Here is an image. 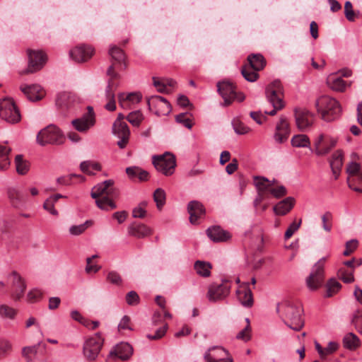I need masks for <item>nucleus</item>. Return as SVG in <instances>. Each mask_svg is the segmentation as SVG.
<instances>
[{
  "instance_id": "f257e3e1",
  "label": "nucleus",
  "mask_w": 362,
  "mask_h": 362,
  "mask_svg": "<svg viewBox=\"0 0 362 362\" xmlns=\"http://www.w3.org/2000/svg\"><path fill=\"white\" fill-rule=\"evenodd\" d=\"M276 311L284 323L294 331H300L305 325L302 305L296 302L284 300L277 304Z\"/></svg>"
},
{
  "instance_id": "f03ea898",
  "label": "nucleus",
  "mask_w": 362,
  "mask_h": 362,
  "mask_svg": "<svg viewBox=\"0 0 362 362\" xmlns=\"http://www.w3.org/2000/svg\"><path fill=\"white\" fill-rule=\"evenodd\" d=\"M90 195L95 199V204L102 210H111L117 208L112 199L119 196V190L114 187V181L107 180L92 188Z\"/></svg>"
},
{
  "instance_id": "7ed1b4c3",
  "label": "nucleus",
  "mask_w": 362,
  "mask_h": 362,
  "mask_svg": "<svg viewBox=\"0 0 362 362\" xmlns=\"http://www.w3.org/2000/svg\"><path fill=\"white\" fill-rule=\"evenodd\" d=\"M317 111L321 114V118L326 122L337 119L341 112V105L333 98L323 95L315 101Z\"/></svg>"
},
{
  "instance_id": "20e7f679",
  "label": "nucleus",
  "mask_w": 362,
  "mask_h": 362,
  "mask_svg": "<svg viewBox=\"0 0 362 362\" xmlns=\"http://www.w3.org/2000/svg\"><path fill=\"white\" fill-rule=\"evenodd\" d=\"M64 136L60 129L55 125H48L37 135V141L41 146L46 144H61Z\"/></svg>"
},
{
  "instance_id": "39448f33",
  "label": "nucleus",
  "mask_w": 362,
  "mask_h": 362,
  "mask_svg": "<svg viewBox=\"0 0 362 362\" xmlns=\"http://www.w3.org/2000/svg\"><path fill=\"white\" fill-rule=\"evenodd\" d=\"M231 283L226 279L213 282L208 287L206 297L210 302H217L226 298L230 293Z\"/></svg>"
},
{
  "instance_id": "423d86ee",
  "label": "nucleus",
  "mask_w": 362,
  "mask_h": 362,
  "mask_svg": "<svg viewBox=\"0 0 362 362\" xmlns=\"http://www.w3.org/2000/svg\"><path fill=\"white\" fill-rule=\"evenodd\" d=\"M0 117L10 124H16L21 120L19 110L11 98L0 100Z\"/></svg>"
},
{
  "instance_id": "0eeeda50",
  "label": "nucleus",
  "mask_w": 362,
  "mask_h": 362,
  "mask_svg": "<svg viewBox=\"0 0 362 362\" xmlns=\"http://www.w3.org/2000/svg\"><path fill=\"white\" fill-rule=\"evenodd\" d=\"M327 257H322L313 266L312 272L306 279V285L311 291L320 288L324 281V266Z\"/></svg>"
},
{
  "instance_id": "6e6552de",
  "label": "nucleus",
  "mask_w": 362,
  "mask_h": 362,
  "mask_svg": "<svg viewBox=\"0 0 362 362\" xmlns=\"http://www.w3.org/2000/svg\"><path fill=\"white\" fill-rule=\"evenodd\" d=\"M153 164L158 172L163 173L165 176H169L173 174L176 166L174 156L169 153H165L160 156H153Z\"/></svg>"
},
{
  "instance_id": "1a4fd4ad",
  "label": "nucleus",
  "mask_w": 362,
  "mask_h": 362,
  "mask_svg": "<svg viewBox=\"0 0 362 362\" xmlns=\"http://www.w3.org/2000/svg\"><path fill=\"white\" fill-rule=\"evenodd\" d=\"M217 88L218 93L224 100L223 105L225 106L230 105L235 99L240 102L245 99V96L242 93L237 94L235 86L230 81H223L218 82Z\"/></svg>"
},
{
  "instance_id": "9d476101",
  "label": "nucleus",
  "mask_w": 362,
  "mask_h": 362,
  "mask_svg": "<svg viewBox=\"0 0 362 362\" xmlns=\"http://www.w3.org/2000/svg\"><path fill=\"white\" fill-rule=\"evenodd\" d=\"M103 341L104 339L100 333L88 338L83 344L85 357L90 361L95 360L102 349Z\"/></svg>"
},
{
  "instance_id": "9b49d317",
  "label": "nucleus",
  "mask_w": 362,
  "mask_h": 362,
  "mask_svg": "<svg viewBox=\"0 0 362 362\" xmlns=\"http://www.w3.org/2000/svg\"><path fill=\"white\" fill-rule=\"evenodd\" d=\"M28 68L23 70L21 74H28L40 70L45 65L47 57L46 55L40 50L28 49Z\"/></svg>"
},
{
  "instance_id": "f8f14e48",
  "label": "nucleus",
  "mask_w": 362,
  "mask_h": 362,
  "mask_svg": "<svg viewBox=\"0 0 362 362\" xmlns=\"http://www.w3.org/2000/svg\"><path fill=\"white\" fill-rule=\"evenodd\" d=\"M147 105L148 109L158 116L167 115L172 110L170 103L165 98L159 95L149 97L147 99Z\"/></svg>"
},
{
  "instance_id": "ddd939ff",
  "label": "nucleus",
  "mask_w": 362,
  "mask_h": 362,
  "mask_svg": "<svg viewBox=\"0 0 362 362\" xmlns=\"http://www.w3.org/2000/svg\"><path fill=\"white\" fill-rule=\"evenodd\" d=\"M74 129L80 132H86L95 124V114L92 106L87 107V112L81 117L71 121Z\"/></svg>"
},
{
  "instance_id": "4468645a",
  "label": "nucleus",
  "mask_w": 362,
  "mask_h": 362,
  "mask_svg": "<svg viewBox=\"0 0 362 362\" xmlns=\"http://www.w3.org/2000/svg\"><path fill=\"white\" fill-rule=\"evenodd\" d=\"M296 124L300 131L310 128L315 119L314 114L304 108H296L294 110Z\"/></svg>"
},
{
  "instance_id": "2eb2a0df",
  "label": "nucleus",
  "mask_w": 362,
  "mask_h": 362,
  "mask_svg": "<svg viewBox=\"0 0 362 362\" xmlns=\"http://www.w3.org/2000/svg\"><path fill=\"white\" fill-rule=\"evenodd\" d=\"M112 134L119 139L117 143L119 148H124L129 142L130 136L127 124L124 122L115 120L112 125Z\"/></svg>"
},
{
  "instance_id": "dca6fc26",
  "label": "nucleus",
  "mask_w": 362,
  "mask_h": 362,
  "mask_svg": "<svg viewBox=\"0 0 362 362\" xmlns=\"http://www.w3.org/2000/svg\"><path fill=\"white\" fill-rule=\"evenodd\" d=\"M337 139L333 137H325L320 134L315 142V153L317 156L327 154L336 145Z\"/></svg>"
},
{
  "instance_id": "f3484780",
  "label": "nucleus",
  "mask_w": 362,
  "mask_h": 362,
  "mask_svg": "<svg viewBox=\"0 0 362 362\" xmlns=\"http://www.w3.org/2000/svg\"><path fill=\"white\" fill-rule=\"evenodd\" d=\"M94 54V49L86 45H80L69 52L71 58L76 62H85Z\"/></svg>"
},
{
  "instance_id": "a211bd4d",
  "label": "nucleus",
  "mask_w": 362,
  "mask_h": 362,
  "mask_svg": "<svg viewBox=\"0 0 362 362\" xmlns=\"http://www.w3.org/2000/svg\"><path fill=\"white\" fill-rule=\"evenodd\" d=\"M289 134V124L286 118L284 116H281L279 122L276 124L274 138L276 142L281 144L288 139Z\"/></svg>"
},
{
  "instance_id": "6ab92c4d",
  "label": "nucleus",
  "mask_w": 362,
  "mask_h": 362,
  "mask_svg": "<svg viewBox=\"0 0 362 362\" xmlns=\"http://www.w3.org/2000/svg\"><path fill=\"white\" fill-rule=\"evenodd\" d=\"M11 276L13 277L12 297L15 300H18L23 296L26 286L22 277L16 272L13 271Z\"/></svg>"
},
{
  "instance_id": "aec40b11",
  "label": "nucleus",
  "mask_w": 362,
  "mask_h": 362,
  "mask_svg": "<svg viewBox=\"0 0 362 362\" xmlns=\"http://www.w3.org/2000/svg\"><path fill=\"white\" fill-rule=\"evenodd\" d=\"M78 102L76 95L71 92H63L58 94L56 99V105L62 110H66Z\"/></svg>"
},
{
  "instance_id": "412c9836",
  "label": "nucleus",
  "mask_w": 362,
  "mask_h": 362,
  "mask_svg": "<svg viewBox=\"0 0 362 362\" xmlns=\"http://www.w3.org/2000/svg\"><path fill=\"white\" fill-rule=\"evenodd\" d=\"M227 351L221 347H213L204 354V359L206 362H231V359H225Z\"/></svg>"
},
{
  "instance_id": "4be33fe9",
  "label": "nucleus",
  "mask_w": 362,
  "mask_h": 362,
  "mask_svg": "<svg viewBox=\"0 0 362 362\" xmlns=\"http://www.w3.org/2000/svg\"><path fill=\"white\" fill-rule=\"evenodd\" d=\"M344 153L341 150L336 151L330 158L329 162L334 179H338L343 165Z\"/></svg>"
},
{
  "instance_id": "5701e85b",
  "label": "nucleus",
  "mask_w": 362,
  "mask_h": 362,
  "mask_svg": "<svg viewBox=\"0 0 362 362\" xmlns=\"http://www.w3.org/2000/svg\"><path fill=\"white\" fill-rule=\"evenodd\" d=\"M133 349L128 343H120L110 352L111 357H115L122 360H127L132 354Z\"/></svg>"
},
{
  "instance_id": "b1692460",
  "label": "nucleus",
  "mask_w": 362,
  "mask_h": 362,
  "mask_svg": "<svg viewBox=\"0 0 362 362\" xmlns=\"http://www.w3.org/2000/svg\"><path fill=\"white\" fill-rule=\"evenodd\" d=\"M187 211L189 214V221L195 224L198 218L205 214L204 206L197 201H191L187 206Z\"/></svg>"
},
{
  "instance_id": "393cba45",
  "label": "nucleus",
  "mask_w": 362,
  "mask_h": 362,
  "mask_svg": "<svg viewBox=\"0 0 362 362\" xmlns=\"http://www.w3.org/2000/svg\"><path fill=\"white\" fill-rule=\"evenodd\" d=\"M128 233L137 238H144L152 233V230L144 224L133 223L128 227Z\"/></svg>"
},
{
  "instance_id": "a878e982",
  "label": "nucleus",
  "mask_w": 362,
  "mask_h": 362,
  "mask_svg": "<svg viewBox=\"0 0 362 362\" xmlns=\"http://www.w3.org/2000/svg\"><path fill=\"white\" fill-rule=\"evenodd\" d=\"M7 196L12 206L20 208L25 202V196L18 189L10 187L7 190Z\"/></svg>"
},
{
  "instance_id": "bb28decb",
  "label": "nucleus",
  "mask_w": 362,
  "mask_h": 362,
  "mask_svg": "<svg viewBox=\"0 0 362 362\" xmlns=\"http://www.w3.org/2000/svg\"><path fill=\"white\" fill-rule=\"evenodd\" d=\"M21 90L30 101L39 100L44 96V92L38 85L21 86Z\"/></svg>"
},
{
  "instance_id": "cd10ccee",
  "label": "nucleus",
  "mask_w": 362,
  "mask_h": 362,
  "mask_svg": "<svg viewBox=\"0 0 362 362\" xmlns=\"http://www.w3.org/2000/svg\"><path fill=\"white\" fill-rule=\"evenodd\" d=\"M207 235L214 242H223L230 239V233L220 226H213L206 230Z\"/></svg>"
},
{
  "instance_id": "c85d7f7f",
  "label": "nucleus",
  "mask_w": 362,
  "mask_h": 362,
  "mask_svg": "<svg viewBox=\"0 0 362 362\" xmlns=\"http://www.w3.org/2000/svg\"><path fill=\"white\" fill-rule=\"evenodd\" d=\"M108 53L111 57L112 62L118 64L121 66V69H126L125 54L122 49L112 45L110 47Z\"/></svg>"
},
{
  "instance_id": "c756f323",
  "label": "nucleus",
  "mask_w": 362,
  "mask_h": 362,
  "mask_svg": "<svg viewBox=\"0 0 362 362\" xmlns=\"http://www.w3.org/2000/svg\"><path fill=\"white\" fill-rule=\"evenodd\" d=\"M295 204L294 198L291 197H286L284 200L279 202L274 206V211L276 214L284 216L288 213L293 207Z\"/></svg>"
},
{
  "instance_id": "7c9ffc66",
  "label": "nucleus",
  "mask_w": 362,
  "mask_h": 362,
  "mask_svg": "<svg viewBox=\"0 0 362 362\" xmlns=\"http://www.w3.org/2000/svg\"><path fill=\"white\" fill-rule=\"evenodd\" d=\"M237 297L242 305L250 308L253 305V297L252 291L248 286L240 288L236 291Z\"/></svg>"
},
{
  "instance_id": "2f4dec72",
  "label": "nucleus",
  "mask_w": 362,
  "mask_h": 362,
  "mask_svg": "<svg viewBox=\"0 0 362 362\" xmlns=\"http://www.w3.org/2000/svg\"><path fill=\"white\" fill-rule=\"evenodd\" d=\"M328 86L334 91L343 92L345 90L346 83L337 74H331L327 79Z\"/></svg>"
},
{
  "instance_id": "473e14b6",
  "label": "nucleus",
  "mask_w": 362,
  "mask_h": 362,
  "mask_svg": "<svg viewBox=\"0 0 362 362\" xmlns=\"http://www.w3.org/2000/svg\"><path fill=\"white\" fill-rule=\"evenodd\" d=\"M282 87L279 81H274L266 88L267 100H272V98L282 99Z\"/></svg>"
},
{
  "instance_id": "72a5a7b5",
  "label": "nucleus",
  "mask_w": 362,
  "mask_h": 362,
  "mask_svg": "<svg viewBox=\"0 0 362 362\" xmlns=\"http://www.w3.org/2000/svg\"><path fill=\"white\" fill-rule=\"evenodd\" d=\"M250 66L256 71L262 70L266 66V60L261 54H251L247 57Z\"/></svg>"
},
{
  "instance_id": "f704fd0d",
  "label": "nucleus",
  "mask_w": 362,
  "mask_h": 362,
  "mask_svg": "<svg viewBox=\"0 0 362 362\" xmlns=\"http://www.w3.org/2000/svg\"><path fill=\"white\" fill-rule=\"evenodd\" d=\"M126 173L131 179L138 177L140 181H146L148 179V173L136 166L127 168Z\"/></svg>"
},
{
  "instance_id": "c9c22d12",
  "label": "nucleus",
  "mask_w": 362,
  "mask_h": 362,
  "mask_svg": "<svg viewBox=\"0 0 362 362\" xmlns=\"http://www.w3.org/2000/svg\"><path fill=\"white\" fill-rule=\"evenodd\" d=\"M359 338L354 333H347L343 338L344 346L349 350H355L360 346Z\"/></svg>"
},
{
  "instance_id": "e433bc0d",
  "label": "nucleus",
  "mask_w": 362,
  "mask_h": 362,
  "mask_svg": "<svg viewBox=\"0 0 362 362\" xmlns=\"http://www.w3.org/2000/svg\"><path fill=\"white\" fill-rule=\"evenodd\" d=\"M16 172L19 175H25L30 169V163L23 158L22 155H17L15 158Z\"/></svg>"
},
{
  "instance_id": "4c0bfd02",
  "label": "nucleus",
  "mask_w": 362,
  "mask_h": 362,
  "mask_svg": "<svg viewBox=\"0 0 362 362\" xmlns=\"http://www.w3.org/2000/svg\"><path fill=\"white\" fill-rule=\"evenodd\" d=\"M194 268L197 274L201 276L208 277L211 274V265L209 262L197 260L194 263Z\"/></svg>"
},
{
  "instance_id": "58836bf2",
  "label": "nucleus",
  "mask_w": 362,
  "mask_h": 362,
  "mask_svg": "<svg viewBox=\"0 0 362 362\" xmlns=\"http://www.w3.org/2000/svg\"><path fill=\"white\" fill-rule=\"evenodd\" d=\"M11 152V148L0 145V170H6L10 165V159L8 154Z\"/></svg>"
},
{
  "instance_id": "ea45409f",
  "label": "nucleus",
  "mask_w": 362,
  "mask_h": 362,
  "mask_svg": "<svg viewBox=\"0 0 362 362\" xmlns=\"http://www.w3.org/2000/svg\"><path fill=\"white\" fill-rule=\"evenodd\" d=\"M254 184L257 189L259 193L263 194L267 191L272 184L271 182L264 177L255 176L254 177Z\"/></svg>"
},
{
  "instance_id": "a19ab883",
  "label": "nucleus",
  "mask_w": 362,
  "mask_h": 362,
  "mask_svg": "<svg viewBox=\"0 0 362 362\" xmlns=\"http://www.w3.org/2000/svg\"><path fill=\"white\" fill-rule=\"evenodd\" d=\"M341 288V284L335 279H330L326 284V297H332Z\"/></svg>"
},
{
  "instance_id": "79ce46f5",
  "label": "nucleus",
  "mask_w": 362,
  "mask_h": 362,
  "mask_svg": "<svg viewBox=\"0 0 362 362\" xmlns=\"http://www.w3.org/2000/svg\"><path fill=\"white\" fill-rule=\"evenodd\" d=\"M354 270L347 269L344 267H341L338 270L339 277L346 284H350L354 281Z\"/></svg>"
},
{
  "instance_id": "37998d69",
  "label": "nucleus",
  "mask_w": 362,
  "mask_h": 362,
  "mask_svg": "<svg viewBox=\"0 0 362 362\" xmlns=\"http://www.w3.org/2000/svg\"><path fill=\"white\" fill-rule=\"evenodd\" d=\"M291 144L293 146L297 148L308 147L310 145V140L308 136L305 134H298L293 136L291 139Z\"/></svg>"
},
{
  "instance_id": "c03bdc74",
  "label": "nucleus",
  "mask_w": 362,
  "mask_h": 362,
  "mask_svg": "<svg viewBox=\"0 0 362 362\" xmlns=\"http://www.w3.org/2000/svg\"><path fill=\"white\" fill-rule=\"evenodd\" d=\"M241 74L245 79L250 82L255 81L259 77L257 71L252 69L250 66H245L243 67L241 69Z\"/></svg>"
},
{
  "instance_id": "a18cd8bd",
  "label": "nucleus",
  "mask_w": 362,
  "mask_h": 362,
  "mask_svg": "<svg viewBox=\"0 0 362 362\" xmlns=\"http://www.w3.org/2000/svg\"><path fill=\"white\" fill-rule=\"evenodd\" d=\"M127 119L133 126L139 127L144 119V116L140 111H134L127 116Z\"/></svg>"
},
{
  "instance_id": "49530a36",
  "label": "nucleus",
  "mask_w": 362,
  "mask_h": 362,
  "mask_svg": "<svg viewBox=\"0 0 362 362\" xmlns=\"http://www.w3.org/2000/svg\"><path fill=\"white\" fill-rule=\"evenodd\" d=\"M153 199L156 203V206L160 209L165 203V192L161 188H158L153 193Z\"/></svg>"
},
{
  "instance_id": "de8ad7c7",
  "label": "nucleus",
  "mask_w": 362,
  "mask_h": 362,
  "mask_svg": "<svg viewBox=\"0 0 362 362\" xmlns=\"http://www.w3.org/2000/svg\"><path fill=\"white\" fill-rule=\"evenodd\" d=\"M268 101L272 104L273 109L270 111H264V114L266 115L274 116L276 114L278 110H281L284 107L282 99L272 98V100H268Z\"/></svg>"
},
{
  "instance_id": "09e8293b",
  "label": "nucleus",
  "mask_w": 362,
  "mask_h": 362,
  "mask_svg": "<svg viewBox=\"0 0 362 362\" xmlns=\"http://www.w3.org/2000/svg\"><path fill=\"white\" fill-rule=\"evenodd\" d=\"M147 202L144 201L140 202L138 206H136L135 208L132 210V216L134 218H143L146 215V208L147 206Z\"/></svg>"
},
{
  "instance_id": "8fccbe9b",
  "label": "nucleus",
  "mask_w": 362,
  "mask_h": 362,
  "mask_svg": "<svg viewBox=\"0 0 362 362\" xmlns=\"http://www.w3.org/2000/svg\"><path fill=\"white\" fill-rule=\"evenodd\" d=\"M91 224V221H86L82 224L72 226L69 228V233L72 235H79L82 234Z\"/></svg>"
},
{
  "instance_id": "3c124183",
  "label": "nucleus",
  "mask_w": 362,
  "mask_h": 362,
  "mask_svg": "<svg viewBox=\"0 0 362 362\" xmlns=\"http://www.w3.org/2000/svg\"><path fill=\"white\" fill-rule=\"evenodd\" d=\"M359 11L356 13L353 10L352 4L350 1H346L344 5V15L346 19L350 22H354L355 18L359 16Z\"/></svg>"
},
{
  "instance_id": "603ef678",
  "label": "nucleus",
  "mask_w": 362,
  "mask_h": 362,
  "mask_svg": "<svg viewBox=\"0 0 362 362\" xmlns=\"http://www.w3.org/2000/svg\"><path fill=\"white\" fill-rule=\"evenodd\" d=\"M107 281L115 286H121L122 284V278L120 274L115 271H110L107 273Z\"/></svg>"
},
{
  "instance_id": "864d4df0",
  "label": "nucleus",
  "mask_w": 362,
  "mask_h": 362,
  "mask_svg": "<svg viewBox=\"0 0 362 362\" xmlns=\"http://www.w3.org/2000/svg\"><path fill=\"white\" fill-rule=\"evenodd\" d=\"M361 170V166L359 163L356 162H351L349 163L346 169V173L349 176H356L357 174L360 173Z\"/></svg>"
},
{
  "instance_id": "5fc2aeb1",
  "label": "nucleus",
  "mask_w": 362,
  "mask_h": 362,
  "mask_svg": "<svg viewBox=\"0 0 362 362\" xmlns=\"http://www.w3.org/2000/svg\"><path fill=\"white\" fill-rule=\"evenodd\" d=\"M16 314V311L6 305H0V315L4 317H8V318H13Z\"/></svg>"
},
{
  "instance_id": "6e6d98bb",
  "label": "nucleus",
  "mask_w": 362,
  "mask_h": 362,
  "mask_svg": "<svg viewBox=\"0 0 362 362\" xmlns=\"http://www.w3.org/2000/svg\"><path fill=\"white\" fill-rule=\"evenodd\" d=\"M233 127L235 132L238 134H245L250 131L248 127L238 120L233 122Z\"/></svg>"
},
{
  "instance_id": "4d7b16f0",
  "label": "nucleus",
  "mask_w": 362,
  "mask_h": 362,
  "mask_svg": "<svg viewBox=\"0 0 362 362\" xmlns=\"http://www.w3.org/2000/svg\"><path fill=\"white\" fill-rule=\"evenodd\" d=\"M153 86L157 88V90L161 93H170V90L168 87H165L164 83L160 78L153 77Z\"/></svg>"
},
{
  "instance_id": "13d9d810",
  "label": "nucleus",
  "mask_w": 362,
  "mask_h": 362,
  "mask_svg": "<svg viewBox=\"0 0 362 362\" xmlns=\"http://www.w3.org/2000/svg\"><path fill=\"white\" fill-rule=\"evenodd\" d=\"M177 122L182 124L185 127L191 129L192 127L190 119L187 117V112L180 113L175 117Z\"/></svg>"
},
{
  "instance_id": "bf43d9fd",
  "label": "nucleus",
  "mask_w": 362,
  "mask_h": 362,
  "mask_svg": "<svg viewBox=\"0 0 362 362\" xmlns=\"http://www.w3.org/2000/svg\"><path fill=\"white\" fill-rule=\"evenodd\" d=\"M358 245L357 240L353 239L346 243V249L343 252L344 256L350 255L354 250H356Z\"/></svg>"
},
{
  "instance_id": "052dcab7",
  "label": "nucleus",
  "mask_w": 362,
  "mask_h": 362,
  "mask_svg": "<svg viewBox=\"0 0 362 362\" xmlns=\"http://www.w3.org/2000/svg\"><path fill=\"white\" fill-rule=\"evenodd\" d=\"M236 338L244 341H249L251 338L250 325H246V327L236 335Z\"/></svg>"
},
{
  "instance_id": "680f3d73",
  "label": "nucleus",
  "mask_w": 362,
  "mask_h": 362,
  "mask_svg": "<svg viewBox=\"0 0 362 362\" xmlns=\"http://www.w3.org/2000/svg\"><path fill=\"white\" fill-rule=\"evenodd\" d=\"M11 349V344L6 339H0V358L5 357Z\"/></svg>"
},
{
  "instance_id": "e2e57ef3",
  "label": "nucleus",
  "mask_w": 362,
  "mask_h": 362,
  "mask_svg": "<svg viewBox=\"0 0 362 362\" xmlns=\"http://www.w3.org/2000/svg\"><path fill=\"white\" fill-rule=\"evenodd\" d=\"M126 302L129 305H136L139 303V296L136 291H129L126 295Z\"/></svg>"
},
{
  "instance_id": "0e129e2a",
  "label": "nucleus",
  "mask_w": 362,
  "mask_h": 362,
  "mask_svg": "<svg viewBox=\"0 0 362 362\" xmlns=\"http://www.w3.org/2000/svg\"><path fill=\"white\" fill-rule=\"evenodd\" d=\"M322 228L323 229L329 232L332 229V225L328 224L327 222L330 221L332 218V214L329 211H326L322 216Z\"/></svg>"
},
{
  "instance_id": "69168bd1",
  "label": "nucleus",
  "mask_w": 362,
  "mask_h": 362,
  "mask_svg": "<svg viewBox=\"0 0 362 362\" xmlns=\"http://www.w3.org/2000/svg\"><path fill=\"white\" fill-rule=\"evenodd\" d=\"M121 68L118 64L112 62V64L108 67L107 70V75L110 77L109 80H112L114 81L115 79H117L119 77V74L115 71V69Z\"/></svg>"
},
{
  "instance_id": "338daca9",
  "label": "nucleus",
  "mask_w": 362,
  "mask_h": 362,
  "mask_svg": "<svg viewBox=\"0 0 362 362\" xmlns=\"http://www.w3.org/2000/svg\"><path fill=\"white\" fill-rule=\"evenodd\" d=\"M301 224V220L299 221L298 223L293 222L292 223L286 230L284 234V238L286 240L289 239L293 233L298 230Z\"/></svg>"
},
{
  "instance_id": "774afa93",
  "label": "nucleus",
  "mask_w": 362,
  "mask_h": 362,
  "mask_svg": "<svg viewBox=\"0 0 362 362\" xmlns=\"http://www.w3.org/2000/svg\"><path fill=\"white\" fill-rule=\"evenodd\" d=\"M42 296L40 290L33 289L27 295V300L28 303H33L37 301Z\"/></svg>"
}]
</instances>
